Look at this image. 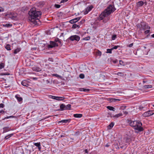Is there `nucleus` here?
I'll return each mask as SVG.
<instances>
[{"instance_id":"37998d69","label":"nucleus","mask_w":154,"mask_h":154,"mask_svg":"<svg viewBox=\"0 0 154 154\" xmlns=\"http://www.w3.org/2000/svg\"><path fill=\"white\" fill-rule=\"evenodd\" d=\"M15 116H8V117H5L4 119V120H5V119H8V118H13V117H14Z\"/></svg>"},{"instance_id":"8fccbe9b","label":"nucleus","mask_w":154,"mask_h":154,"mask_svg":"<svg viewBox=\"0 0 154 154\" xmlns=\"http://www.w3.org/2000/svg\"><path fill=\"white\" fill-rule=\"evenodd\" d=\"M97 54L98 55H99L100 56L101 55V52L100 51H98L97 53Z\"/></svg>"},{"instance_id":"6e6552de","label":"nucleus","mask_w":154,"mask_h":154,"mask_svg":"<svg viewBox=\"0 0 154 154\" xmlns=\"http://www.w3.org/2000/svg\"><path fill=\"white\" fill-rule=\"evenodd\" d=\"M58 46V43H56L54 42H51L50 44L48 45V48H52L55 47H57Z\"/></svg>"},{"instance_id":"49530a36","label":"nucleus","mask_w":154,"mask_h":154,"mask_svg":"<svg viewBox=\"0 0 154 154\" xmlns=\"http://www.w3.org/2000/svg\"><path fill=\"white\" fill-rule=\"evenodd\" d=\"M124 62H123L122 60H119V63L120 65H124V64H123Z\"/></svg>"},{"instance_id":"f8f14e48","label":"nucleus","mask_w":154,"mask_h":154,"mask_svg":"<svg viewBox=\"0 0 154 154\" xmlns=\"http://www.w3.org/2000/svg\"><path fill=\"white\" fill-rule=\"evenodd\" d=\"M81 18L80 17H78L74 19H72L69 21V23L72 24L76 22L79 20Z\"/></svg>"},{"instance_id":"dca6fc26","label":"nucleus","mask_w":154,"mask_h":154,"mask_svg":"<svg viewBox=\"0 0 154 154\" xmlns=\"http://www.w3.org/2000/svg\"><path fill=\"white\" fill-rule=\"evenodd\" d=\"M93 7L92 6L89 7L87 8L86 9V11L84 12V14H86L88 13V12L90 11L92 9Z\"/></svg>"},{"instance_id":"b1692460","label":"nucleus","mask_w":154,"mask_h":154,"mask_svg":"<svg viewBox=\"0 0 154 154\" xmlns=\"http://www.w3.org/2000/svg\"><path fill=\"white\" fill-rule=\"evenodd\" d=\"M143 87L145 89H147L149 88H151L152 87V86L151 85H146L143 86Z\"/></svg>"},{"instance_id":"4c0bfd02","label":"nucleus","mask_w":154,"mask_h":154,"mask_svg":"<svg viewBox=\"0 0 154 154\" xmlns=\"http://www.w3.org/2000/svg\"><path fill=\"white\" fill-rule=\"evenodd\" d=\"M5 64L4 63H1L0 64V69H2L4 67Z\"/></svg>"},{"instance_id":"a878e982","label":"nucleus","mask_w":154,"mask_h":154,"mask_svg":"<svg viewBox=\"0 0 154 154\" xmlns=\"http://www.w3.org/2000/svg\"><path fill=\"white\" fill-rule=\"evenodd\" d=\"M2 26L4 27H9L11 26H12V24H9V23H7V24H3Z\"/></svg>"},{"instance_id":"3c124183","label":"nucleus","mask_w":154,"mask_h":154,"mask_svg":"<svg viewBox=\"0 0 154 154\" xmlns=\"http://www.w3.org/2000/svg\"><path fill=\"white\" fill-rule=\"evenodd\" d=\"M149 32H150V30H146L145 31L144 33L145 34H147L149 33Z\"/></svg>"},{"instance_id":"a18cd8bd","label":"nucleus","mask_w":154,"mask_h":154,"mask_svg":"<svg viewBox=\"0 0 154 154\" xmlns=\"http://www.w3.org/2000/svg\"><path fill=\"white\" fill-rule=\"evenodd\" d=\"M55 7L57 8H59L60 7V5H59L55 4Z\"/></svg>"},{"instance_id":"0e129e2a","label":"nucleus","mask_w":154,"mask_h":154,"mask_svg":"<svg viewBox=\"0 0 154 154\" xmlns=\"http://www.w3.org/2000/svg\"><path fill=\"white\" fill-rule=\"evenodd\" d=\"M113 62L114 63H116L117 62V60H113Z\"/></svg>"},{"instance_id":"de8ad7c7","label":"nucleus","mask_w":154,"mask_h":154,"mask_svg":"<svg viewBox=\"0 0 154 154\" xmlns=\"http://www.w3.org/2000/svg\"><path fill=\"white\" fill-rule=\"evenodd\" d=\"M119 47L118 46H115L114 47L112 48V50L113 49H116L117 48Z\"/></svg>"},{"instance_id":"7ed1b4c3","label":"nucleus","mask_w":154,"mask_h":154,"mask_svg":"<svg viewBox=\"0 0 154 154\" xmlns=\"http://www.w3.org/2000/svg\"><path fill=\"white\" fill-rule=\"evenodd\" d=\"M29 17L36 18L40 17L42 15V12L40 11H37L35 8H33L29 12Z\"/></svg>"},{"instance_id":"c756f323","label":"nucleus","mask_w":154,"mask_h":154,"mask_svg":"<svg viewBox=\"0 0 154 154\" xmlns=\"http://www.w3.org/2000/svg\"><path fill=\"white\" fill-rule=\"evenodd\" d=\"M122 113H119L117 114L116 115L113 117H115L118 118L120 116H122Z\"/></svg>"},{"instance_id":"69168bd1","label":"nucleus","mask_w":154,"mask_h":154,"mask_svg":"<svg viewBox=\"0 0 154 154\" xmlns=\"http://www.w3.org/2000/svg\"><path fill=\"white\" fill-rule=\"evenodd\" d=\"M123 112L126 114H128V112L126 111H124Z\"/></svg>"},{"instance_id":"cd10ccee","label":"nucleus","mask_w":154,"mask_h":154,"mask_svg":"<svg viewBox=\"0 0 154 154\" xmlns=\"http://www.w3.org/2000/svg\"><path fill=\"white\" fill-rule=\"evenodd\" d=\"M69 120H63L60 121H59L58 123L62 122L63 123H67Z\"/></svg>"},{"instance_id":"ea45409f","label":"nucleus","mask_w":154,"mask_h":154,"mask_svg":"<svg viewBox=\"0 0 154 154\" xmlns=\"http://www.w3.org/2000/svg\"><path fill=\"white\" fill-rule=\"evenodd\" d=\"M79 77L81 79H83L84 78L85 76L83 74H80L79 75Z\"/></svg>"},{"instance_id":"6ab92c4d","label":"nucleus","mask_w":154,"mask_h":154,"mask_svg":"<svg viewBox=\"0 0 154 154\" xmlns=\"http://www.w3.org/2000/svg\"><path fill=\"white\" fill-rule=\"evenodd\" d=\"M144 4L143 1H140L138 2L137 4V6L138 7L142 6Z\"/></svg>"},{"instance_id":"864d4df0","label":"nucleus","mask_w":154,"mask_h":154,"mask_svg":"<svg viewBox=\"0 0 154 154\" xmlns=\"http://www.w3.org/2000/svg\"><path fill=\"white\" fill-rule=\"evenodd\" d=\"M36 49H37V48H36V47L32 48H31V50H32V51L36 50Z\"/></svg>"},{"instance_id":"39448f33","label":"nucleus","mask_w":154,"mask_h":154,"mask_svg":"<svg viewBox=\"0 0 154 154\" xmlns=\"http://www.w3.org/2000/svg\"><path fill=\"white\" fill-rule=\"evenodd\" d=\"M154 114L153 111L149 110L145 112L143 114V116L146 117L149 116Z\"/></svg>"},{"instance_id":"2f4dec72","label":"nucleus","mask_w":154,"mask_h":154,"mask_svg":"<svg viewBox=\"0 0 154 154\" xmlns=\"http://www.w3.org/2000/svg\"><path fill=\"white\" fill-rule=\"evenodd\" d=\"M20 51V49L17 48L15 49L14 51V53L15 54H17Z\"/></svg>"},{"instance_id":"bf43d9fd","label":"nucleus","mask_w":154,"mask_h":154,"mask_svg":"<svg viewBox=\"0 0 154 154\" xmlns=\"http://www.w3.org/2000/svg\"><path fill=\"white\" fill-rule=\"evenodd\" d=\"M143 108V107L142 106H140L139 107V108L140 110H142Z\"/></svg>"},{"instance_id":"f704fd0d","label":"nucleus","mask_w":154,"mask_h":154,"mask_svg":"<svg viewBox=\"0 0 154 154\" xmlns=\"http://www.w3.org/2000/svg\"><path fill=\"white\" fill-rule=\"evenodd\" d=\"M6 49L8 50H11L10 48V45L8 44L5 47Z\"/></svg>"},{"instance_id":"a211bd4d","label":"nucleus","mask_w":154,"mask_h":154,"mask_svg":"<svg viewBox=\"0 0 154 154\" xmlns=\"http://www.w3.org/2000/svg\"><path fill=\"white\" fill-rule=\"evenodd\" d=\"M54 42H55L56 43H58V45H61L62 43L61 40L58 38H55L54 40Z\"/></svg>"},{"instance_id":"4468645a","label":"nucleus","mask_w":154,"mask_h":154,"mask_svg":"<svg viewBox=\"0 0 154 154\" xmlns=\"http://www.w3.org/2000/svg\"><path fill=\"white\" fill-rule=\"evenodd\" d=\"M32 70L36 72H40L41 71V69L40 68L35 66L32 68Z\"/></svg>"},{"instance_id":"0eeeda50","label":"nucleus","mask_w":154,"mask_h":154,"mask_svg":"<svg viewBox=\"0 0 154 154\" xmlns=\"http://www.w3.org/2000/svg\"><path fill=\"white\" fill-rule=\"evenodd\" d=\"M29 19L33 24L35 25L38 24V22L40 21L38 18H30V17H29Z\"/></svg>"},{"instance_id":"412c9836","label":"nucleus","mask_w":154,"mask_h":154,"mask_svg":"<svg viewBox=\"0 0 154 154\" xmlns=\"http://www.w3.org/2000/svg\"><path fill=\"white\" fill-rule=\"evenodd\" d=\"M106 107L107 109H108L110 110H112L114 111L116 110V109L112 106H107Z\"/></svg>"},{"instance_id":"13d9d810","label":"nucleus","mask_w":154,"mask_h":154,"mask_svg":"<svg viewBox=\"0 0 154 154\" xmlns=\"http://www.w3.org/2000/svg\"><path fill=\"white\" fill-rule=\"evenodd\" d=\"M79 132H77L76 133H75L74 134V135L75 136L78 135L79 134Z\"/></svg>"},{"instance_id":"09e8293b","label":"nucleus","mask_w":154,"mask_h":154,"mask_svg":"<svg viewBox=\"0 0 154 154\" xmlns=\"http://www.w3.org/2000/svg\"><path fill=\"white\" fill-rule=\"evenodd\" d=\"M68 0H62L60 2V3H64L65 2H66Z\"/></svg>"},{"instance_id":"bb28decb","label":"nucleus","mask_w":154,"mask_h":154,"mask_svg":"<svg viewBox=\"0 0 154 154\" xmlns=\"http://www.w3.org/2000/svg\"><path fill=\"white\" fill-rule=\"evenodd\" d=\"M13 135V134H8V135L6 136L5 137V139L6 140H7L10 138V137H11Z\"/></svg>"},{"instance_id":"9b49d317","label":"nucleus","mask_w":154,"mask_h":154,"mask_svg":"<svg viewBox=\"0 0 154 154\" xmlns=\"http://www.w3.org/2000/svg\"><path fill=\"white\" fill-rule=\"evenodd\" d=\"M7 17L11 18L12 20H15L16 17L17 15L13 13L8 14L7 15Z\"/></svg>"},{"instance_id":"473e14b6","label":"nucleus","mask_w":154,"mask_h":154,"mask_svg":"<svg viewBox=\"0 0 154 154\" xmlns=\"http://www.w3.org/2000/svg\"><path fill=\"white\" fill-rule=\"evenodd\" d=\"M112 48L111 49H108L107 50V51L106 52L107 53H110L111 54L112 53Z\"/></svg>"},{"instance_id":"052dcab7","label":"nucleus","mask_w":154,"mask_h":154,"mask_svg":"<svg viewBox=\"0 0 154 154\" xmlns=\"http://www.w3.org/2000/svg\"><path fill=\"white\" fill-rule=\"evenodd\" d=\"M4 113V111L3 110H1L0 111V113Z\"/></svg>"},{"instance_id":"7c9ffc66","label":"nucleus","mask_w":154,"mask_h":154,"mask_svg":"<svg viewBox=\"0 0 154 154\" xmlns=\"http://www.w3.org/2000/svg\"><path fill=\"white\" fill-rule=\"evenodd\" d=\"M21 84L23 86H27L28 85V84L25 81L22 82Z\"/></svg>"},{"instance_id":"9d476101","label":"nucleus","mask_w":154,"mask_h":154,"mask_svg":"<svg viewBox=\"0 0 154 154\" xmlns=\"http://www.w3.org/2000/svg\"><path fill=\"white\" fill-rule=\"evenodd\" d=\"M142 50L143 52V54L147 55L150 49L149 48L147 49L146 47L143 46L142 48Z\"/></svg>"},{"instance_id":"58836bf2","label":"nucleus","mask_w":154,"mask_h":154,"mask_svg":"<svg viewBox=\"0 0 154 154\" xmlns=\"http://www.w3.org/2000/svg\"><path fill=\"white\" fill-rule=\"evenodd\" d=\"M52 75L53 76H56V77H58L59 78H61V76L60 75L57 74H53Z\"/></svg>"},{"instance_id":"f03ea898","label":"nucleus","mask_w":154,"mask_h":154,"mask_svg":"<svg viewBox=\"0 0 154 154\" xmlns=\"http://www.w3.org/2000/svg\"><path fill=\"white\" fill-rule=\"evenodd\" d=\"M130 125L134 128L137 130L138 132H141L143 130V128L142 127V123L139 121H131L129 123Z\"/></svg>"},{"instance_id":"338daca9","label":"nucleus","mask_w":154,"mask_h":154,"mask_svg":"<svg viewBox=\"0 0 154 154\" xmlns=\"http://www.w3.org/2000/svg\"><path fill=\"white\" fill-rule=\"evenodd\" d=\"M105 146H106V147H109V145H108V144H106V145Z\"/></svg>"},{"instance_id":"c85d7f7f","label":"nucleus","mask_w":154,"mask_h":154,"mask_svg":"<svg viewBox=\"0 0 154 154\" xmlns=\"http://www.w3.org/2000/svg\"><path fill=\"white\" fill-rule=\"evenodd\" d=\"M80 89L81 91H83L85 92L88 91L90 90L89 89H85L84 88H81Z\"/></svg>"},{"instance_id":"680f3d73","label":"nucleus","mask_w":154,"mask_h":154,"mask_svg":"<svg viewBox=\"0 0 154 154\" xmlns=\"http://www.w3.org/2000/svg\"><path fill=\"white\" fill-rule=\"evenodd\" d=\"M85 152L86 153H88V150L87 149H85Z\"/></svg>"},{"instance_id":"4be33fe9","label":"nucleus","mask_w":154,"mask_h":154,"mask_svg":"<svg viewBox=\"0 0 154 154\" xmlns=\"http://www.w3.org/2000/svg\"><path fill=\"white\" fill-rule=\"evenodd\" d=\"M74 116L76 118H81L82 116V114H76L74 115Z\"/></svg>"},{"instance_id":"774afa93","label":"nucleus","mask_w":154,"mask_h":154,"mask_svg":"<svg viewBox=\"0 0 154 154\" xmlns=\"http://www.w3.org/2000/svg\"><path fill=\"white\" fill-rule=\"evenodd\" d=\"M151 36L153 38H154V34L152 35Z\"/></svg>"},{"instance_id":"e2e57ef3","label":"nucleus","mask_w":154,"mask_h":154,"mask_svg":"<svg viewBox=\"0 0 154 154\" xmlns=\"http://www.w3.org/2000/svg\"><path fill=\"white\" fill-rule=\"evenodd\" d=\"M65 134H64L63 135H62L60 136V137H65Z\"/></svg>"},{"instance_id":"aec40b11","label":"nucleus","mask_w":154,"mask_h":154,"mask_svg":"<svg viewBox=\"0 0 154 154\" xmlns=\"http://www.w3.org/2000/svg\"><path fill=\"white\" fill-rule=\"evenodd\" d=\"M3 133H6L10 131V129L8 127H5L3 128Z\"/></svg>"},{"instance_id":"6e6d98bb","label":"nucleus","mask_w":154,"mask_h":154,"mask_svg":"<svg viewBox=\"0 0 154 154\" xmlns=\"http://www.w3.org/2000/svg\"><path fill=\"white\" fill-rule=\"evenodd\" d=\"M4 11V8L1 7H0V12H2Z\"/></svg>"},{"instance_id":"20e7f679","label":"nucleus","mask_w":154,"mask_h":154,"mask_svg":"<svg viewBox=\"0 0 154 154\" xmlns=\"http://www.w3.org/2000/svg\"><path fill=\"white\" fill-rule=\"evenodd\" d=\"M69 39L72 41L74 40L78 41L80 39V37L77 35H75L71 36L69 38Z\"/></svg>"},{"instance_id":"2eb2a0df","label":"nucleus","mask_w":154,"mask_h":154,"mask_svg":"<svg viewBox=\"0 0 154 154\" xmlns=\"http://www.w3.org/2000/svg\"><path fill=\"white\" fill-rule=\"evenodd\" d=\"M15 97L19 102H21L23 100L22 98L20 97V95L19 94L16 95Z\"/></svg>"},{"instance_id":"423d86ee","label":"nucleus","mask_w":154,"mask_h":154,"mask_svg":"<svg viewBox=\"0 0 154 154\" xmlns=\"http://www.w3.org/2000/svg\"><path fill=\"white\" fill-rule=\"evenodd\" d=\"M50 97L51 98L55 99L58 101L63 100L65 99V98L63 97H57L52 95H50Z\"/></svg>"},{"instance_id":"1a4fd4ad","label":"nucleus","mask_w":154,"mask_h":154,"mask_svg":"<svg viewBox=\"0 0 154 154\" xmlns=\"http://www.w3.org/2000/svg\"><path fill=\"white\" fill-rule=\"evenodd\" d=\"M141 29H142L143 30H145L146 29H150V26H149L147 25L146 24L143 23H141Z\"/></svg>"},{"instance_id":"72a5a7b5","label":"nucleus","mask_w":154,"mask_h":154,"mask_svg":"<svg viewBox=\"0 0 154 154\" xmlns=\"http://www.w3.org/2000/svg\"><path fill=\"white\" fill-rule=\"evenodd\" d=\"M77 27H79V26L78 25H77L75 24H74L72 25V28L74 29L75 28Z\"/></svg>"},{"instance_id":"c9c22d12","label":"nucleus","mask_w":154,"mask_h":154,"mask_svg":"<svg viewBox=\"0 0 154 154\" xmlns=\"http://www.w3.org/2000/svg\"><path fill=\"white\" fill-rule=\"evenodd\" d=\"M124 72H119L117 73L118 75L120 76H123L124 75Z\"/></svg>"},{"instance_id":"c03bdc74","label":"nucleus","mask_w":154,"mask_h":154,"mask_svg":"<svg viewBox=\"0 0 154 154\" xmlns=\"http://www.w3.org/2000/svg\"><path fill=\"white\" fill-rule=\"evenodd\" d=\"M90 38V37L89 36L86 37L84 38V40H89Z\"/></svg>"},{"instance_id":"e433bc0d","label":"nucleus","mask_w":154,"mask_h":154,"mask_svg":"<svg viewBox=\"0 0 154 154\" xmlns=\"http://www.w3.org/2000/svg\"><path fill=\"white\" fill-rule=\"evenodd\" d=\"M114 125V123L113 122H112L108 126V127H109L110 129Z\"/></svg>"},{"instance_id":"5701e85b","label":"nucleus","mask_w":154,"mask_h":154,"mask_svg":"<svg viewBox=\"0 0 154 154\" xmlns=\"http://www.w3.org/2000/svg\"><path fill=\"white\" fill-rule=\"evenodd\" d=\"M60 108L61 109V110H63L65 109V105L63 104H61L60 106Z\"/></svg>"},{"instance_id":"4d7b16f0","label":"nucleus","mask_w":154,"mask_h":154,"mask_svg":"<svg viewBox=\"0 0 154 154\" xmlns=\"http://www.w3.org/2000/svg\"><path fill=\"white\" fill-rule=\"evenodd\" d=\"M133 43H131L128 45V46L129 47H132L133 45Z\"/></svg>"},{"instance_id":"ddd939ff","label":"nucleus","mask_w":154,"mask_h":154,"mask_svg":"<svg viewBox=\"0 0 154 154\" xmlns=\"http://www.w3.org/2000/svg\"><path fill=\"white\" fill-rule=\"evenodd\" d=\"M34 144L35 146L38 147V149L39 151H40L41 147V143L40 142L34 143Z\"/></svg>"},{"instance_id":"603ef678","label":"nucleus","mask_w":154,"mask_h":154,"mask_svg":"<svg viewBox=\"0 0 154 154\" xmlns=\"http://www.w3.org/2000/svg\"><path fill=\"white\" fill-rule=\"evenodd\" d=\"M4 106V105L2 103H1L0 104V108H3Z\"/></svg>"},{"instance_id":"f257e3e1","label":"nucleus","mask_w":154,"mask_h":154,"mask_svg":"<svg viewBox=\"0 0 154 154\" xmlns=\"http://www.w3.org/2000/svg\"><path fill=\"white\" fill-rule=\"evenodd\" d=\"M116 10L113 5H110L108 6L99 17V19L100 20H102L105 17H107L112 13L113 12Z\"/></svg>"},{"instance_id":"393cba45","label":"nucleus","mask_w":154,"mask_h":154,"mask_svg":"<svg viewBox=\"0 0 154 154\" xmlns=\"http://www.w3.org/2000/svg\"><path fill=\"white\" fill-rule=\"evenodd\" d=\"M71 106L70 104H68L66 106H65V110H69L70 109Z\"/></svg>"},{"instance_id":"a19ab883","label":"nucleus","mask_w":154,"mask_h":154,"mask_svg":"<svg viewBox=\"0 0 154 154\" xmlns=\"http://www.w3.org/2000/svg\"><path fill=\"white\" fill-rule=\"evenodd\" d=\"M116 37V35H113L112 36V40H114L115 39Z\"/></svg>"},{"instance_id":"5fc2aeb1","label":"nucleus","mask_w":154,"mask_h":154,"mask_svg":"<svg viewBox=\"0 0 154 154\" xmlns=\"http://www.w3.org/2000/svg\"><path fill=\"white\" fill-rule=\"evenodd\" d=\"M45 82H46V83L47 84H48L49 83H50V81L49 79H47L46 80V81H45Z\"/></svg>"},{"instance_id":"f3484780","label":"nucleus","mask_w":154,"mask_h":154,"mask_svg":"<svg viewBox=\"0 0 154 154\" xmlns=\"http://www.w3.org/2000/svg\"><path fill=\"white\" fill-rule=\"evenodd\" d=\"M109 101L111 102H116L117 101H119L120 100L118 99H116V98H110L109 99Z\"/></svg>"},{"instance_id":"79ce46f5","label":"nucleus","mask_w":154,"mask_h":154,"mask_svg":"<svg viewBox=\"0 0 154 154\" xmlns=\"http://www.w3.org/2000/svg\"><path fill=\"white\" fill-rule=\"evenodd\" d=\"M126 107V106H121L120 107V109L122 110H124Z\"/></svg>"}]
</instances>
